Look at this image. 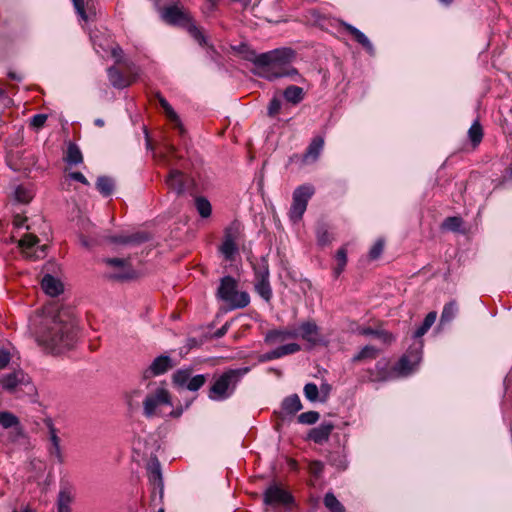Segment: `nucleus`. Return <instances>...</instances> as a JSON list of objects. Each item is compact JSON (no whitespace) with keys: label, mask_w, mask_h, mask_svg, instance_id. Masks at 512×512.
<instances>
[{"label":"nucleus","mask_w":512,"mask_h":512,"mask_svg":"<svg viewBox=\"0 0 512 512\" xmlns=\"http://www.w3.org/2000/svg\"><path fill=\"white\" fill-rule=\"evenodd\" d=\"M37 343L54 353L74 346L76 341L75 319L67 309L45 315L35 331Z\"/></svg>","instance_id":"f257e3e1"},{"label":"nucleus","mask_w":512,"mask_h":512,"mask_svg":"<svg viewBox=\"0 0 512 512\" xmlns=\"http://www.w3.org/2000/svg\"><path fill=\"white\" fill-rule=\"evenodd\" d=\"M237 55L254 64V73L267 80L291 76L297 73L291 66L295 52L291 48H278L257 54L246 43L232 46Z\"/></svg>","instance_id":"f03ea898"},{"label":"nucleus","mask_w":512,"mask_h":512,"mask_svg":"<svg viewBox=\"0 0 512 512\" xmlns=\"http://www.w3.org/2000/svg\"><path fill=\"white\" fill-rule=\"evenodd\" d=\"M91 41L97 53H100L103 57L105 54H110L125 69V73H122L116 67L108 68V78L113 87L123 89L136 81L139 76V68L132 61L122 59V49L117 44L111 42L107 34H94Z\"/></svg>","instance_id":"7ed1b4c3"},{"label":"nucleus","mask_w":512,"mask_h":512,"mask_svg":"<svg viewBox=\"0 0 512 512\" xmlns=\"http://www.w3.org/2000/svg\"><path fill=\"white\" fill-rule=\"evenodd\" d=\"M240 376V370L230 369L216 377L209 389V398L215 401L229 398L233 394Z\"/></svg>","instance_id":"20e7f679"},{"label":"nucleus","mask_w":512,"mask_h":512,"mask_svg":"<svg viewBox=\"0 0 512 512\" xmlns=\"http://www.w3.org/2000/svg\"><path fill=\"white\" fill-rule=\"evenodd\" d=\"M218 296L233 309L244 308L250 303L249 294L245 291H237V281L230 276L222 278Z\"/></svg>","instance_id":"39448f33"},{"label":"nucleus","mask_w":512,"mask_h":512,"mask_svg":"<svg viewBox=\"0 0 512 512\" xmlns=\"http://www.w3.org/2000/svg\"><path fill=\"white\" fill-rule=\"evenodd\" d=\"M314 193L315 189L310 184L301 185L294 190L292 196L293 201L289 211V217L293 222H298L302 219L307 209L308 202Z\"/></svg>","instance_id":"423d86ee"},{"label":"nucleus","mask_w":512,"mask_h":512,"mask_svg":"<svg viewBox=\"0 0 512 512\" xmlns=\"http://www.w3.org/2000/svg\"><path fill=\"white\" fill-rule=\"evenodd\" d=\"M163 406H172L170 393L163 387L149 393L143 401V413L146 418L160 415L159 409Z\"/></svg>","instance_id":"0eeeda50"},{"label":"nucleus","mask_w":512,"mask_h":512,"mask_svg":"<svg viewBox=\"0 0 512 512\" xmlns=\"http://www.w3.org/2000/svg\"><path fill=\"white\" fill-rule=\"evenodd\" d=\"M255 274V291L262 299L269 302L272 298V289L269 282V267L265 258L253 266Z\"/></svg>","instance_id":"6e6552de"},{"label":"nucleus","mask_w":512,"mask_h":512,"mask_svg":"<svg viewBox=\"0 0 512 512\" xmlns=\"http://www.w3.org/2000/svg\"><path fill=\"white\" fill-rule=\"evenodd\" d=\"M161 17L166 23L188 28L190 32H196L195 27L192 25L191 15L177 5L164 8L161 12Z\"/></svg>","instance_id":"1a4fd4ad"},{"label":"nucleus","mask_w":512,"mask_h":512,"mask_svg":"<svg viewBox=\"0 0 512 512\" xmlns=\"http://www.w3.org/2000/svg\"><path fill=\"white\" fill-rule=\"evenodd\" d=\"M421 360L420 351L417 349L409 350L395 364L394 369L397 377H405L410 375Z\"/></svg>","instance_id":"9d476101"},{"label":"nucleus","mask_w":512,"mask_h":512,"mask_svg":"<svg viewBox=\"0 0 512 512\" xmlns=\"http://www.w3.org/2000/svg\"><path fill=\"white\" fill-rule=\"evenodd\" d=\"M106 264L114 269L109 275L114 280H126L134 277L135 272L130 267L129 263L120 258H108L105 260Z\"/></svg>","instance_id":"9b49d317"},{"label":"nucleus","mask_w":512,"mask_h":512,"mask_svg":"<svg viewBox=\"0 0 512 512\" xmlns=\"http://www.w3.org/2000/svg\"><path fill=\"white\" fill-rule=\"evenodd\" d=\"M38 238L34 234H25L18 242L23 254L29 259H39L45 256L46 246L43 245L36 250L33 247L38 243Z\"/></svg>","instance_id":"f8f14e48"},{"label":"nucleus","mask_w":512,"mask_h":512,"mask_svg":"<svg viewBox=\"0 0 512 512\" xmlns=\"http://www.w3.org/2000/svg\"><path fill=\"white\" fill-rule=\"evenodd\" d=\"M238 231L234 227H229L225 231L224 240L219 248L220 253L228 261H233L238 251L237 247Z\"/></svg>","instance_id":"ddd939ff"},{"label":"nucleus","mask_w":512,"mask_h":512,"mask_svg":"<svg viewBox=\"0 0 512 512\" xmlns=\"http://www.w3.org/2000/svg\"><path fill=\"white\" fill-rule=\"evenodd\" d=\"M394 378H397L394 366L390 367L386 359L379 360L375 368L369 370V379L372 382H384Z\"/></svg>","instance_id":"4468645a"},{"label":"nucleus","mask_w":512,"mask_h":512,"mask_svg":"<svg viewBox=\"0 0 512 512\" xmlns=\"http://www.w3.org/2000/svg\"><path fill=\"white\" fill-rule=\"evenodd\" d=\"M28 382V376L21 370L13 371L0 378V387L9 392L13 393L16 389Z\"/></svg>","instance_id":"2eb2a0df"},{"label":"nucleus","mask_w":512,"mask_h":512,"mask_svg":"<svg viewBox=\"0 0 512 512\" xmlns=\"http://www.w3.org/2000/svg\"><path fill=\"white\" fill-rule=\"evenodd\" d=\"M175 366L172 359L167 355L156 357L150 366L144 371V377L158 376L166 373Z\"/></svg>","instance_id":"dca6fc26"},{"label":"nucleus","mask_w":512,"mask_h":512,"mask_svg":"<svg viewBox=\"0 0 512 512\" xmlns=\"http://www.w3.org/2000/svg\"><path fill=\"white\" fill-rule=\"evenodd\" d=\"M291 501V495L277 485L270 486L264 494L266 504H288Z\"/></svg>","instance_id":"f3484780"},{"label":"nucleus","mask_w":512,"mask_h":512,"mask_svg":"<svg viewBox=\"0 0 512 512\" xmlns=\"http://www.w3.org/2000/svg\"><path fill=\"white\" fill-rule=\"evenodd\" d=\"M189 181V177L177 169H171L166 178V184L169 189L175 191L177 194L184 192Z\"/></svg>","instance_id":"a211bd4d"},{"label":"nucleus","mask_w":512,"mask_h":512,"mask_svg":"<svg viewBox=\"0 0 512 512\" xmlns=\"http://www.w3.org/2000/svg\"><path fill=\"white\" fill-rule=\"evenodd\" d=\"M299 332L294 328H285L279 330H271L265 336L266 343L274 345L277 343L284 342L289 339H297Z\"/></svg>","instance_id":"6ab92c4d"},{"label":"nucleus","mask_w":512,"mask_h":512,"mask_svg":"<svg viewBox=\"0 0 512 512\" xmlns=\"http://www.w3.org/2000/svg\"><path fill=\"white\" fill-rule=\"evenodd\" d=\"M297 330L299 332V337H301L303 340L311 343L312 345L319 343V328L314 322H303Z\"/></svg>","instance_id":"aec40b11"},{"label":"nucleus","mask_w":512,"mask_h":512,"mask_svg":"<svg viewBox=\"0 0 512 512\" xmlns=\"http://www.w3.org/2000/svg\"><path fill=\"white\" fill-rule=\"evenodd\" d=\"M50 446L48 448L50 456L59 464L64 463V456L62 453L60 438L57 435V431L53 426L49 429Z\"/></svg>","instance_id":"412c9836"},{"label":"nucleus","mask_w":512,"mask_h":512,"mask_svg":"<svg viewBox=\"0 0 512 512\" xmlns=\"http://www.w3.org/2000/svg\"><path fill=\"white\" fill-rule=\"evenodd\" d=\"M334 429V425L330 422H323L318 427L313 428L309 432V439L314 441L317 444H322L327 441L332 430Z\"/></svg>","instance_id":"4be33fe9"},{"label":"nucleus","mask_w":512,"mask_h":512,"mask_svg":"<svg viewBox=\"0 0 512 512\" xmlns=\"http://www.w3.org/2000/svg\"><path fill=\"white\" fill-rule=\"evenodd\" d=\"M43 291L49 296L55 297L63 292L61 281L49 274L45 275L41 281Z\"/></svg>","instance_id":"5701e85b"},{"label":"nucleus","mask_w":512,"mask_h":512,"mask_svg":"<svg viewBox=\"0 0 512 512\" xmlns=\"http://www.w3.org/2000/svg\"><path fill=\"white\" fill-rule=\"evenodd\" d=\"M300 349H301V347H300L299 344H297V343H289V344L277 347L276 349L268 352L265 355V359L266 360L278 359V358H281V357H283L285 355L294 354V353L300 351Z\"/></svg>","instance_id":"b1692460"},{"label":"nucleus","mask_w":512,"mask_h":512,"mask_svg":"<svg viewBox=\"0 0 512 512\" xmlns=\"http://www.w3.org/2000/svg\"><path fill=\"white\" fill-rule=\"evenodd\" d=\"M148 477L150 482L155 486L162 488L161 466L157 458H153L147 465Z\"/></svg>","instance_id":"393cba45"},{"label":"nucleus","mask_w":512,"mask_h":512,"mask_svg":"<svg viewBox=\"0 0 512 512\" xmlns=\"http://www.w3.org/2000/svg\"><path fill=\"white\" fill-rule=\"evenodd\" d=\"M324 147V139L323 137L317 136L312 139L309 144L306 153L304 155V161H316Z\"/></svg>","instance_id":"a878e982"},{"label":"nucleus","mask_w":512,"mask_h":512,"mask_svg":"<svg viewBox=\"0 0 512 512\" xmlns=\"http://www.w3.org/2000/svg\"><path fill=\"white\" fill-rule=\"evenodd\" d=\"M282 409L288 414H295L302 409V403L297 394L286 397L282 402Z\"/></svg>","instance_id":"bb28decb"},{"label":"nucleus","mask_w":512,"mask_h":512,"mask_svg":"<svg viewBox=\"0 0 512 512\" xmlns=\"http://www.w3.org/2000/svg\"><path fill=\"white\" fill-rule=\"evenodd\" d=\"M159 103L163 108L167 118L175 125V127H177L180 130V133H183L184 130L180 122V119L176 112L171 107V105L168 103V101L163 97H159Z\"/></svg>","instance_id":"cd10ccee"},{"label":"nucleus","mask_w":512,"mask_h":512,"mask_svg":"<svg viewBox=\"0 0 512 512\" xmlns=\"http://www.w3.org/2000/svg\"><path fill=\"white\" fill-rule=\"evenodd\" d=\"M72 500L73 497L70 491L66 489L61 490L57 499V512H71L70 505Z\"/></svg>","instance_id":"c85d7f7f"},{"label":"nucleus","mask_w":512,"mask_h":512,"mask_svg":"<svg viewBox=\"0 0 512 512\" xmlns=\"http://www.w3.org/2000/svg\"><path fill=\"white\" fill-rule=\"evenodd\" d=\"M13 196L17 203L27 204L32 200L33 193L28 187L24 185H18L14 190Z\"/></svg>","instance_id":"c756f323"},{"label":"nucleus","mask_w":512,"mask_h":512,"mask_svg":"<svg viewBox=\"0 0 512 512\" xmlns=\"http://www.w3.org/2000/svg\"><path fill=\"white\" fill-rule=\"evenodd\" d=\"M191 369H179L172 375V383L179 388H186L191 377Z\"/></svg>","instance_id":"7c9ffc66"},{"label":"nucleus","mask_w":512,"mask_h":512,"mask_svg":"<svg viewBox=\"0 0 512 512\" xmlns=\"http://www.w3.org/2000/svg\"><path fill=\"white\" fill-rule=\"evenodd\" d=\"M74 7L77 11V14L81 17V19L87 21L90 19L93 14L92 8L93 4L90 2H84V0H72Z\"/></svg>","instance_id":"2f4dec72"},{"label":"nucleus","mask_w":512,"mask_h":512,"mask_svg":"<svg viewBox=\"0 0 512 512\" xmlns=\"http://www.w3.org/2000/svg\"><path fill=\"white\" fill-rule=\"evenodd\" d=\"M304 96L303 89L299 86L291 85L288 86L284 91L285 99L293 104L299 103Z\"/></svg>","instance_id":"473e14b6"},{"label":"nucleus","mask_w":512,"mask_h":512,"mask_svg":"<svg viewBox=\"0 0 512 512\" xmlns=\"http://www.w3.org/2000/svg\"><path fill=\"white\" fill-rule=\"evenodd\" d=\"M65 160L70 165H76L83 161L82 153L76 144H69Z\"/></svg>","instance_id":"72a5a7b5"},{"label":"nucleus","mask_w":512,"mask_h":512,"mask_svg":"<svg viewBox=\"0 0 512 512\" xmlns=\"http://www.w3.org/2000/svg\"><path fill=\"white\" fill-rule=\"evenodd\" d=\"M0 425L5 429L15 427L17 431H20L18 418L7 411L0 412Z\"/></svg>","instance_id":"f704fd0d"},{"label":"nucleus","mask_w":512,"mask_h":512,"mask_svg":"<svg viewBox=\"0 0 512 512\" xmlns=\"http://www.w3.org/2000/svg\"><path fill=\"white\" fill-rule=\"evenodd\" d=\"M378 356V350L373 346H365L361 349V351L356 354L353 358V362H360L363 360H373Z\"/></svg>","instance_id":"c9c22d12"},{"label":"nucleus","mask_w":512,"mask_h":512,"mask_svg":"<svg viewBox=\"0 0 512 512\" xmlns=\"http://www.w3.org/2000/svg\"><path fill=\"white\" fill-rule=\"evenodd\" d=\"M436 317H437L436 312L428 313L426 315L423 323L415 331L414 337H416V338L422 337L434 324Z\"/></svg>","instance_id":"e433bc0d"},{"label":"nucleus","mask_w":512,"mask_h":512,"mask_svg":"<svg viewBox=\"0 0 512 512\" xmlns=\"http://www.w3.org/2000/svg\"><path fill=\"white\" fill-rule=\"evenodd\" d=\"M96 186L101 194L109 196L113 191L114 183L111 178L101 176L97 179Z\"/></svg>","instance_id":"4c0bfd02"},{"label":"nucleus","mask_w":512,"mask_h":512,"mask_svg":"<svg viewBox=\"0 0 512 512\" xmlns=\"http://www.w3.org/2000/svg\"><path fill=\"white\" fill-rule=\"evenodd\" d=\"M468 136L474 146H477L483 138V129L478 121H475L468 130Z\"/></svg>","instance_id":"58836bf2"},{"label":"nucleus","mask_w":512,"mask_h":512,"mask_svg":"<svg viewBox=\"0 0 512 512\" xmlns=\"http://www.w3.org/2000/svg\"><path fill=\"white\" fill-rule=\"evenodd\" d=\"M336 262L337 265L334 268V274L338 277L343 271L347 264V250L345 247H341L338 249L336 253Z\"/></svg>","instance_id":"ea45409f"},{"label":"nucleus","mask_w":512,"mask_h":512,"mask_svg":"<svg viewBox=\"0 0 512 512\" xmlns=\"http://www.w3.org/2000/svg\"><path fill=\"white\" fill-rule=\"evenodd\" d=\"M462 224H463L462 218L457 217V216H452V217H447L442 222L441 228L443 230L456 232V231H459V229L461 228Z\"/></svg>","instance_id":"a19ab883"},{"label":"nucleus","mask_w":512,"mask_h":512,"mask_svg":"<svg viewBox=\"0 0 512 512\" xmlns=\"http://www.w3.org/2000/svg\"><path fill=\"white\" fill-rule=\"evenodd\" d=\"M458 312L457 304L454 301L447 303L441 314V323L450 322Z\"/></svg>","instance_id":"79ce46f5"},{"label":"nucleus","mask_w":512,"mask_h":512,"mask_svg":"<svg viewBox=\"0 0 512 512\" xmlns=\"http://www.w3.org/2000/svg\"><path fill=\"white\" fill-rule=\"evenodd\" d=\"M195 205H196V209H197L198 213L201 215V217L207 218L211 215V212H212L211 204L206 198H203V197L196 198Z\"/></svg>","instance_id":"37998d69"},{"label":"nucleus","mask_w":512,"mask_h":512,"mask_svg":"<svg viewBox=\"0 0 512 512\" xmlns=\"http://www.w3.org/2000/svg\"><path fill=\"white\" fill-rule=\"evenodd\" d=\"M333 236L330 234L325 226H319L317 229V242L321 246H327L331 244Z\"/></svg>","instance_id":"c03bdc74"},{"label":"nucleus","mask_w":512,"mask_h":512,"mask_svg":"<svg viewBox=\"0 0 512 512\" xmlns=\"http://www.w3.org/2000/svg\"><path fill=\"white\" fill-rule=\"evenodd\" d=\"M324 504L332 512L343 511V506L332 493H327L325 495Z\"/></svg>","instance_id":"a18cd8bd"},{"label":"nucleus","mask_w":512,"mask_h":512,"mask_svg":"<svg viewBox=\"0 0 512 512\" xmlns=\"http://www.w3.org/2000/svg\"><path fill=\"white\" fill-rule=\"evenodd\" d=\"M206 380L207 378L203 374L190 377V380L186 385V389L189 391H197L206 383Z\"/></svg>","instance_id":"49530a36"},{"label":"nucleus","mask_w":512,"mask_h":512,"mask_svg":"<svg viewBox=\"0 0 512 512\" xmlns=\"http://www.w3.org/2000/svg\"><path fill=\"white\" fill-rule=\"evenodd\" d=\"M318 419H319V413L316 411L304 412L298 416L299 423L308 424V425L316 423L318 421Z\"/></svg>","instance_id":"de8ad7c7"},{"label":"nucleus","mask_w":512,"mask_h":512,"mask_svg":"<svg viewBox=\"0 0 512 512\" xmlns=\"http://www.w3.org/2000/svg\"><path fill=\"white\" fill-rule=\"evenodd\" d=\"M304 395L309 401H316L319 395V389L314 383H307L304 386Z\"/></svg>","instance_id":"09e8293b"},{"label":"nucleus","mask_w":512,"mask_h":512,"mask_svg":"<svg viewBox=\"0 0 512 512\" xmlns=\"http://www.w3.org/2000/svg\"><path fill=\"white\" fill-rule=\"evenodd\" d=\"M353 36V40L362 45L363 48L366 49L367 52L373 54V46L370 40L367 38L366 34H351Z\"/></svg>","instance_id":"8fccbe9b"},{"label":"nucleus","mask_w":512,"mask_h":512,"mask_svg":"<svg viewBox=\"0 0 512 512\" xmlns=\"http://www.w3.org/2000/svg\"><path fill=\"white\" fill-rule=\"evenodd\" d=\"M383 250H384V241L382 239H378L369 251V258L371 260L378 259L381 256Z\"/></svg>","instance_id":"3c124183"},{"label":"nucleus","mask_w":512,"mask_h":512,"mask_svg":"<svg viewBox=\"0 0 512 512\" xmlns=\"http://www.w3.org/2000/svg\"><path fill=\"white\" fill-rule=\"evenodd\" d=\"M281 109V101L277 98H273L268 106L269 116H275Z\"/></svg>","instance_id":"603ef678"},{"label":"nucleus","mask_w":512,"mask_h":512,"mask_svg":"<svg viewBox=\"0 0 512 512\" xmlns=\"http://www.w3.org/2000/svg\"><path fill=\"white\" fill-rule=\"evenodd\" d=\"M47 120V116L45 114H36L31 119V125L35 128H41L44 126Z\"/></svg>","instance_id":"864d4df0"},{"label":"nucleus","mask_w":512,"mask_h":512,"mask_svg":"<svg viewBox=\"0 0 512 512\" xmlns=\"http://www.w3.org/2000/svg\"><path fill=\"white\" fill-rule=\"evenodd\" d=\"M72 179V180H75V181H78L84 185H89V182L88 180L86 179V177L81 173V172H71L69 173L67 176H66V179Z\"/></svg>","instance_id":"5fc2aeb1"},{"label":"nucleus","mask_w":512,"mask_h":512,"mask_svg":"<svg viewBox=\"0 0 512 512\" xmlns=\"http://www.w3.org/2000/svg\"><path fill=\"white\" fill-rule=\"evenodd\" d=\"M376 336L385 344H390L394 341V336L387 331H379Z\"/></svg>","instance_id":"6e6d98bb"},{"label":"nucleus","mask_w":512,"mask_h":512,"mask_svg":"<svg viewBox=\"0 0 512 512\" xmlns=\"http://www.w3.org/2000/svg\"><path fill=\"white\" fill-rule=\"evenodd\" d=\"M10 353L5 350H0V370L4 369L10 362Z\"/></svg>","instance_id":"4d7b16f0"},{"label":"nucleus","mask_w":512,"mask_h":512,"mask_svg":"<svg viewBox=\"0 0 512 512\" xmlns=\"http://www.w3.org/2000/svg\"><path fill=\"white\" fill-rule=\"evenodd\" d=\"M26 220H27L26 217H23L20 214H17V215L14 216L13 224H14L15 227L20 228V227L24 226Z\"/></svg>","instance_id":"13d9d810"},{"label":"nucleus","mask_w":512,"mask_h":512,"mask_svg":"<svg viewBox=\"0 0 512 512\" xmlns=\"http://www.w3.org/2000/svg\"><path fill=\"white\" fill-rule=\"evenodd\" d=\"M322 468L323 466L320 462H315L311 465V470L315 474L320 473L322 471Z\"/></svg>","instance_id":"bf43d9fd"},{"label":"nucleus","mask_w":512,"mask_h":512,"mask_svg":"<svg viewBox=\"0 0 512 512\" xmlns=\"http://www.w3.org/2000/svg\"><path fill=\"white\" fill-rule=\"evenodd\" d=\"M228 323H226L225 325H223L220 329L217 330V332L215 333V335L217 337H222L226 334L227 330H228Z\"/></svg>","instance_id":"052dcab7"},{"label":"nucleus","mask_w":512,"mask_h":512,"mask_svg":"<svg viewBox=\"0 0 512 512\" xmlns=\"http://www.w3.org/2000/svg\"><path fill=\"white\" fill-rule=\"evenodd\" d=\"M139 396H140V391L135 390V391L131 392V393L127 396L128 404H129L130 406H132V398H133V397H139Z\"/></svg>","instance_id":"680f3d73"},{"label":"nucleus","mask_w":512,"mask_h":512,"mask_svg":"<svg viewBox=\"0 0 512 512\" xmlns=\"http://www.w3.org/2000/svg\"><path fill=\"white\" fill-rule=\"evenodd\" d=\"M9 77L13 80H17V81H21L22 80V76L20 75H17L16 73L14 72H9Z\"/></svg>","instance_id":"e2e57ef3"},{"label":"nucleus","mask_w":512,"mask_h":512,"mask_svg":"<svg viewBox=\"0 0 512 512\" xmlns=\"http://www.w3.org/2000/svg\"><path fill=\"white\" fill-rule=\"evenodd\" d=\"M321 391H322L323 393H325V395H327V394L330 392V385H328V384H323V385L321 386Z\"/></svg>","instance_id":"0e129e2a"},{"label":"nucleus","mask_w":512,"mask_h":512,"mask_svg":"<svg viewBox=\"0 0 512 512\" xmlns=\"http://www.w3.org/2000/svg\"><path fill=\"white\" fill-rule=\"evenodd\" d=\"M94 123H95V125H96V126H98V127H103V126L105 125L104 120H103V119H101V118H97V119H95Z\"/></svg>","instance_id":"69168bd1"},{"label":"nucleus","mask_w":512,"mask_h":512,"mask_svg":"<svg viewBox=\"0 0 512 512\" xmlns=\"http://www.w3.org/2000/svg\"><path fill=\"white\" fill-rule=\"evenodd\" d=\"M112 241L113 242H121V243H125V242H128V239L127 238H123V237H120V238H112Z\"/></svg>","instance_id":"338daca9"},{"label":"nucleus","mask_w":512,"mask_h":512,"mask_svg":"<svg viewBox=\"0 0 512 512\" xmlns=\"http://www.w3.org/2000/svg\"><path fill=\"white\" fill-rule=\"evenodd\" d=\"M196 36V40L201 43L202 40H204V34H201V33H198V34H195Z\"/></svg>","instance_id":"774afa93"}]
</instances>
